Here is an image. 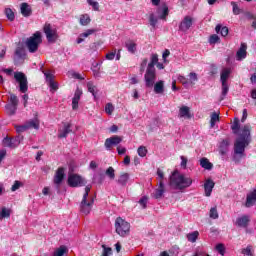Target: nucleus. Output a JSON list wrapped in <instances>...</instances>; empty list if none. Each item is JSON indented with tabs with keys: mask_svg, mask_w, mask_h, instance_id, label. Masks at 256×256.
Listing matches in <instances>:
<instances>
[{
	"mask_svg": "<svg viewBox=\"0 0 256 256\" xmlns=\"http://www.w3.org/2000/svg\"><path fill=\"white\" fill-rule=\"evenodd\" d=\"M139 157H147V148L145 146H140L137 150Z\"/></svg>",
	"mask_w": 256,
	"mask_h": 256,
	"instance_id": "09e8293b",
	"label": "nucleus"
},
{
	"mask_svg": "<svg viewBox=\"0 0 256 256\" xmlns=\"http://www.w3.org/2000/svg\"><path fill=\"white\" fill-rule=\"evenodd\" d=\"M216 121H219V114H217V112H213L211 114V119H210V127H211V129H213V127H215Z\"/></svg>",
	"mask_w": 256,
	"mask_h": 256,
	"instance_id": "58836bf2",
	"label": "nucleus"
},
{
	"mask_svg": "<svg viewBox=\"0 0 256 256\" xmlns=\"http://www.w3.org/2000/svg\"><path fill=\"white\" fill-rule=\"evenodd\" d=\"M7 115H15L17 113V106H13L11 104H7L5 106Z\"/></svg>",
	"mask_w": 256,
	"mask_h": 256,
	"instance_id": "f704fd0d",
	"label": "nucleus"
},
{
	"mask_svg": "<svg viewBox=\"0 0 256 256\" xmlns=\"http://www.w3.org/2000/svg\"><path fill=\"white\" fill-rule=\"evenodd\" d=\"M41 43H43L41 32L37 31L27 39L26 46L30 53H37L39 45H41Z\"/></svg>",
	"mask_w": 256,
	"mask_h": 256,
	"instance_id": "39448f33",
	"label": "nucleus"
},
{
	"mask_svg": "<svg viewBox=\"0 0 256 256\" xmlns=\"http://www.w3.org/2000/svg\"><path fill=\"white\" fill-rule=\"evenodd\" d=\"M180 159H181V167L186 169L187 168V161H188L187 158H185V156H181Z\"/></svg>",
	"mask_w": 256,
	"mask_h": 256,
	"instance_id": "774afa93",
	"label": "nucleus"
},
{
	"mask_svg": "<svg viewBox=\"0 0 256 256\" xmlns=\"http://www.w3.org/2000/svg\"><path fill=\"white\" fill-rule=\"evenodd\" d=\"M14 79L19 83L20 93H27L29 91V85L27 82V76L23 72H15Z\"/></svg>",
	"mask_w": 256,
	"mask_h": 256,
	"instance_id": "0eeeda50",
	"label": "nucleus"
},
{
	"mask_svg": "<svg viewBox=\"0 0 256 256\" xmlns=\"http://www.w3.org/2000/svg\"><path fill=\"white\" fill-rule=\"evenodd\" d=\"M167 15H169V6L167 4H162V14L160 15V19H167Z\"/></svg>",
	"mask_w": 256,
	"mask_h": 256,
	"instance_id": "ea45409f",
	"label": "nucleus"
},
{
	"mask_svg": "<svg viewBox=\"0 0 256 256\" xmlns=\"http://www.w3.org/2000/svg\"><path fill=\"white\" fill-rule=\"evenodd\" d=\"M48 86L50 87V89L52 91H57V89H59V86L57 85V83L55 81L48 83Z\"/></svg>",
	"mask_w": 256,
	"mask_h": 256,
	"instance_id": "338daca9",
	"label": "nucleus"
},
{
	"mask_svg": "<svg viewBox=\"0 0 256 256\" xmlns=\"http://www.w3.org/2000/svg\"><path fill=\"white\" fill-rule=\"evenodd\" d=\"M82 95H83V91L81 89L77 88L74 93V97L72 98L73 111H77V109H79V101H81Z\"/></svg>",
	"mask_w": 256,
	"mask_h": 256,
	"instance_id": "ddd939ff",
	"label": "nucleus"
},
{
	"mask_svg": "<svg viewBox=\"0 0 256 256\" xmlns=\"http://www.w3.org/2000/svg\"><path fill=\"white\" fill-rule=\"evenodd\" d=\"M155 65L157 69H165V65L159 62V55L152 54L150 57V62L146 68V73L144 74L145 85L148 88L153 87V85H155V81L157 80V70L155 69Z\"/></svg>",
	"mask_w": 256,
	"mask_h": 256,
	"instance_id": "f03ea898",
	"label": "nucleus"
},
{
	"mask_svg": "<svg viewBox=\"0 0 256 256\" xmlns=\"http://www.w3.org/2000/svg\"><path fill=\"white\" fill-rule=\"evenodd\" d=\"M88 5L93 7L94 11H99V2L93 0H87Z\"/></svg>",
	"mask_w": 256,
	"mask_h": 256,
	"instance_id": "4d7b16f0",
	"label": "nucleus"
},
{
	"mask_svg": "<svg viewBox=\"0 0 256 256\" xmlns=\"http://www.w3.org/2000/svg\"><path fill=\"white\" fill-rule=\"evenodd\" d=\"M149 60L147 58H144L140 64V73L143 74L145 72V67H147V63Z\"/></svg>",
	"mask_w": 256,
	"mask_h": 256,
	"instance_id": "13d9d810",
	"label": "nucleus"
},
{
	"mask_svg": "<svg viewBox=\"0 0 256 256\" xmlns=\"http://www.w3.org/2000/svg\"><path fill=\"white\" fill-rule=\"evenodd\" d=\"M5 14L9 21H15V13L13 12V10L11 8H6Z\"/></svg>",
	"mask_w": 256,
	"mask_h": 256,
	"instance_id": "a19ab883",
	"label": "nucleus"
},
{
	"mask_svg": "<svg viewBox=\"0 0 256 256\" xmlns=\"http://www.w3.org/2000/svg\"><path fill=\"white\" fill-rule=\"evenodd\" d=\"M105 111L108 115H111L113 113V111H115L113 104H111V103L106 104Z\"/></svg>",
	"mask_w": 256,
	"mask_h": 256,
	"instance_id": "052dcab7",
	"label": "nucleus"
},
{
	"mask_svg": "<svg viewBox=\"0 0 256 256\" xmlns=\"http://www.w3.org/2000/svg\"><path fill=\"white\" fill-rule=\"evenodd\" d=\"M179 117L181 119H191L193 117V114L191 113V109L189 108V106L180 107Z\"/></svg>",
	"mask_w": 256,
	"mask_h": 256,
	"instance_id": "a211bd4d",
	"label": "nucleus"
},
{
	"mask_svg": "<svg viewBox=\"0 0 256 256\" xmlns=\"http://www.w3.org/2000/svg\"><path fill=\"white\" fill-rule=\"evenodd\" d=\"M216 33H220L222 37H227L229 35V28L227 26H221L218 24L215 28Z\"/></svg>",
	"mask_w": 256,
	"mask_h": 256,
	"instance_id": "cd10ccee",
	"label": "nucleus"
},
{
	"mask_svg": "<svg viewBox=\"0 0 256 256\" xmlns=\"http://www.w3.org/2000/svg\"><path fill=\"white\" fill-rule=\"evenodd\" d=\"M200 166L207 171H211V169H213V163H211L206 157L200 159Z\"/></svg>",
	"mask_w": 256,
	"mask_h": 256,
	"instance_id": "a878e982",
	"label": "nucleus"
},
{
	"mask_svg": "<svg viewBox=\"0 0 256 256\" xmlns=\"http://www.w3.org/2000/svg\"><path fill=\"white\" fill-rule=\"evenodd\" d=\"M87 89L89 93L93 95V97H97V86L93 84V82H88L87 83Z\"/></svg>",
	"mask_w": 256,
	"mask_h": 256,
	"instance_id": "72a5a7b5",
	"label": "nucleus"
},
{
	"mask_svg": "<svg viewBox=\"0 0 256 256\" xmlns=\"http://www.w3.org/2000/svg\"><path fill=\"white\" fill-rule=\"evenodd\" d=\"M219 36L217 34H213L209 37V43L210 45H215V43H219Z\"/></svg>",
	"mask_w": 256,
	"mask_h": 256,
	"instance_id": "3c124183",
	"label": "nucleus"
},
{
	"mask_svg": "<svg viewBox=\"0 0 256 256\" xmlns=\"http://www.w3.org/2000/svg\"><path fill=\"white\" fill-rule=\"evenodd\" d=\"M216 251H218L219 254L224 256L225 255V245H223L221 243L216 245Z\"/></svg>",
	"mask_w": 256,
	"mask_h": 256,
	"instance_id": "bf43d9fd",
	"label": "nucleus"
},
{
	"mask_svg": "<svg viewBox=\"0 0 256 256\" xmlns=\"http://www.w3.org/2000/svg\"><path fill=\"white\" fill-rule=\"evenodd\" d=\"M170 185L175 187V189H187V187H191V185H193V179L174 171L170 176Z\"/></svg>",
	"mask_w": 256,
	"mask_h": 256,
	"instance_id": "7ed1b4c3",
	"label": "nucleus"
},
{
	"mask_svg": "<svg viewBox=\"0 0 256 256\" xmlns=\"http://www.w3.org/2000/svg\"><path fill=\"white\" fill-rule=\"evenodd\" d=\"M128 182H129V173L121 172L117 180L118 185H121V187H126Z\"/></svg>",
	"mask_w": 256,
	"mask_h": 256,
	"instance_id": "b1692460",
	"label": "nucleus"
},
{
	"mask_svg": "<svg viewBox=\"0 0 256 256\" xmlns=\"http://www.w3.org/2000/svg\"><path fill=\"white\" fill-rule=\"evenodd\" d=\"M15 55L19 57V59H25V50L23 48H17Z\"/></svg>",
	"mask_w": 256,
	"mask_h": 256,
	"instance_id": "603ef678",
	"label": "nucleus"
},
{
	"mask_svg": "<svg viewBox=\"0 0 256 256\" xmlns=\"http://www.w3.org/2000/svg\"><path fill=\"white\" fill-rule=\"evenodd\" d=\"M231 130L234 135H238L234 143V153L240 157H245V148L251 144V131L253 127L250 124H245L242 128L239 124V118H234L231 125Z\"/></svg>",
	"mask_w": 256,
	"mask_h": 256,
	"instance_id": "f257e3e1",
	"label": "nucleus"
},
{
	"mask_svg": "<svg viewBox=\"0 0 256 256\" xmlns=\"http://www.w3.org/2000/svg\"><path fill=\"white\" fill-rule=\"evenodd\" d=\"M210 219H219V212L217 211V206H214L209 211Z\"/></svg>",
	"mask_w": 256,
	"mask_h": 256,
	"instance_id": "e433bc0d",
	"label": "nucleus"
},
{
	"mask_svg": "<svg viewBox=\"0 0 256 256\" xmlns=\"http://www.w3.org/2000/svg\"><path fill=\"white\" fill-rule=\"evenodd\" d=\"M157 17H155V14H150L149 16V23L151 25V27H156L157 25Z\"/></svg>",
	"mask_w": 256,
	"mask_h": 256,
	"instance_id": "6e6d98bb",
	"label": "nucleus"
},
{
	"mask_svg": "<svg viewBox=\"0 0 256 256\" xmlns=\"http://www.w3.org/2000/svg\"><path fill=\"white\" fill-rule=\"evenodd\" d=\"M21 187H23L22 182L19 181V180H16V181L14 182V184L12 185V187H11V191L15 192V191H17L19 188H21Z\"/></svg>",
	"mask_w": 256,
	"mask_h": 256,
	"instance_id": "5fc2aeb1",
	"label": "nucleus"
},
{
	"mask_svg": "<svg viewBox=\"0 0 256 256\" xmlns=\"http://www.w3.org/2000/svg\"><path fill=\"white\" fill-rule=\"evenodd\" d=\"M10 105H13L14 107H18L19 105V98L13 93L10 94Z\"/></svg>",
	"mask_w": 256,
	"mask_h": 256,
	"instance_id": "c03bdc74",
	"label": "nucleus"
},
{
	"mask_svg": "<svg viewBox=\"0 0 256 256\" xmlns=\"http://www.w3.org/2000/svg\"><path fill=\"white\" fill-rule=\"evenodd\" d=\"M165 193V184L163 180L159 181L158 188L152 194L153 199H161Z\"/></svg>",
	"mask_w": 256,
	"mask_h": 256,
	"instance_id": "2eb2a0df",
	"label": "nucleus"
},
{
	"mask_svg": "<svg viewBox=\"0 0 256 256\" xmlns=\"http://www.w3.org/2000/svg\"><path fill=\"white\" fill-rule=\"evenodd\" d=\"M115 229L117 235L120 237H127L131 231V224L125 221L123 218L118 217L115 220Z\"/></svg>",
	"mask_w": 256,
	"mask_h": 256,
	"instance_id": "423d86ee",
	"label": "nucleus"
},
{
	"mask_svg": "<svg viewBox=\"0 0 256 256\" xmlns=\"http://www.w3.org/2000/svg\"><path fill=\"white\" fill-rule=\"evenodd\" d=\"M26 127H28V129H39V121L30 120L26 122Z\"/></svg>",
	"mask_w": 256,
	"mask_h": 256,
	"instance_id": "c9c22d12",
	"label": "nucleus"
},
{
	"mask_svg": "<svg viewBox=\"0 0 256 256\" xmlns=\"http://www.w3.org/2000/svg\"><path fill=\"white\" fill-rule=\"evenodd\" d=\"M15 129L17 133H25V131H29L26 123L24 125H16Z\"/></svg>",
	"mask_w": 256,
	"mask_h": 256,
	"instance_id": "49530a36",
	"label": "nucleus"
},
{
	"mask_svg": "<svg viewBox=\"0 0 256 256\" xmlns=\"http://www.w3.org/2000/svg\"><path fill=\"white\" fill-rule=\"evenodd\" d=\"M125 47L129 53L135 54L137 51V43H135L133 40H128L125 43Z\"/></svg>",
	"mask_w": 256,
	"mask_h": 256,
	"instance_id": "393cba45",
	"label": "nucleus"
},
{
	"mask_svg": "<svg viewBox=\"0 0 256 256\" xmlns=\"http://www.w3.org/2000/svg\"><path fill=\"white\" fill-rule=\"evenodd\" d=\"M178 81H179V83L184 85V87L189 85V79L187 77L183 76V75L178 76Z\"/></svg>",
	"mask_w": 256,
	"mask_h": 256,
	"instance_id": "864d4df0",
	"label": "nucleus"
},
{
	"mask_svg": "<svg viewBox=\"0 0 256 256\" xmlns=\"http://www.w3.org/2000/svg\"><path fill=\"white\" fill-rule=\"evenodd\" d=\"M149 201V197L147 196H143L142 198H140L139 200V205H141V207L143 209H147V202Z\"/></svg>",
	"mask_w": 256,
	"mask_h": 256,
	"instance_id": "8fccbe9b",
	"label": "nucleus"
},
{
	"mask_svg": "<svg viewBox=\"0 0 256 256\" xmlns=\"http://www.w3.org/2000/svg\"><path fill=\"white\" fill-rule=\"evenodd\" d=\"M9 217H11V210L7 209L6 207H2L0 212V219H9Z\"/></svg>",
	"mask_w": 256,
	"mask_h": 256,
	"instance_id": "2f4dec72",
	"label": "nucleus"
},
{
	"mask_svg": "<svg viewBox=\"0 0 256 256\" xmlns=\"http://www.w3.org/2000/svg\"><path fill=\"white\" fill-rule=\"evenodd\" d=\"M197 81H199V78L197 77V73H195V72L189 73L188 84L190 83V85H195V83H197Z\"/></svg>",
	"mask_w": 256,
	"mask_h": 256,
	"instance_id": "473e14b6",
	"label": "nucleus"
},
{
	"mask_svg": "<svg viewBox=\"0 0 256 256\" xmlns=\"http://www.w3.org/2000/svg\"><path fill=\"white\" fill-rule=\"evenodd\" d=\"M222 83V93H221V98L220 101H223L225 97H227V93H229V84L226 82H221Z\"/></svg>",
	"mask_w": 256,
	"mask_h": 256,
	"instance_id": "7c9ffc66",
	"label": "nucleus"
},
{
	"mask_svg": "<svg viewBox=\"0 0 256 256\" xmlns=\"http://www.w3.org/2000/svg\"><path fill=\"white\" fill-rule=\"evenodd\" d=\"M67 253V247L66 246H60L56 251L54 252L53 256H63Z\"/></svg>",
	"mask_w": 256,
	"mask_h": 256,
	"instance_id": "4c0bfd02",
	"label": "nucleus"
},
{
	"mask_svg": "<svg viewBox=\"0 0 256 256\" xmlns=\"http://www.w3.org/2000/svg\"><path fill=\"white\" fill-rule=\"evenodd\" d=\"M102 248H103L102 256L113 255V249L111 247H107L105 245H102Z\"/></svg>",
	"mask_w": 256,
	"mask_h": 256,
	"instance_id": "de8ad7c7",
	"label": "nucleus"
},
{
	"mask_svg": "<svg viewBox=\"0 0 256 256\" xmlns=\"http://www.w3.org/2000/svg\"><path fill=\"white\" fill-rule=\"evenodd\" d=\"M215 187V182L212 179H207L204 183V191L206 197H211V193H213V188Z\"/></svg>",
	"mask_w": 256,
	"mask_h": 256,
	"instance_id": "6ab92c4d",
	"label": "nucleus"
},
{
	"mask_svg": "<svg viewBox=\"0 0 256 256\" xmlns=\"http://www.w3.org/2000/svg\"><path fill=\"white\" fill-rule=\"evenodd\" d=\"M231 75V68H224L220 74L221 83H227L229 76Z\"/></svg>",
	"mask_w": 256,
	"mask_h": 256,
	"instance_id": "bb28decb",
	"label": "nucleus"
},
{
	"mask_svg": "<svg viewBox=\"0 0 256 256\" xmlns=\"http://www.w3.org/2000/svg\"><path fill=\"white\" fill-rule=\"evenodd\" d=\"M247 57V44L241 43L240 48L236 52L237 61H243Z\"/></svg>",
	"mask_w": 256,
	"mask_h": 256,
	"instance_id": "dca6fc26",
	"label": "nucleus"
},
{
	"mask_svg": "<svg viewBox=\"0 0 256 256\" xmlns=\"http://www.w3.org/2000/svg\"><path fill=\"white\" fill-rule=\"evenodd\" d=\"M67 183L72 188L85 187L87 185V181L78 174H69Z\"/></svg>",
	"mask_w": 256,
	"mask_h": 256,
	"instance_id": "6e6552de",
	"label": "nucleus"
},
{
	"mask_svg": "<svg viewBox=\"0 0 256 256\" xmlns=\"http://www.w3.org/2000/svg\"><path fill=\"white\" fill-rule=\"evenodd\" d=\"M256 203V189H254L252 192L247 194L246 196V202H245V207H253Z\"/></svg>",
	"mask_w": 256,
	"mask_h": 256,
	"instance_id": "aec40b11",
	"label": "nucleus"
},
{
	"mask_svg": "<svg viewBox=\"0 0 256 256\" xmlns=\"http://www.w3.org/2000/svg\"><path fill=\"white\" fill-rule=\"evenodd\" d=\"M231 5L233 7L234 15H239V13H241V10L239 9V6L237 5V3L236 2H231Z\"/></svg>",
	"mask_w": 256,
	"mask_h": 256,
	"instance_id": "680f3d73",
	"label": "nucleus"
},
{
	"mask_svg": "<svg viewBox=\"0 0 256 256\" xmlns=\"http://www.w3.org/2000/svg\"><path fill=\"white\" fill-rule=\"evenodd\" d=\"M105 174L107 175V177H109V179H115V169L113 167H108Z\"/></svg>",
	"mask_w": 256,
	"mask_h": 256,
	"instance_id": "a18cd8bd",
	"label": "nucleus"
},
{
	"mask_svg": "<svg viewBox=\"0 0 256 256\" xmlns=\"http://www.w3.org/2000/svg\"><path fill=\"white\" fill-rule=\"evenodd\" d=\"M71 124L66 123L64 124V127L62 130H59L58 133V138L59 139H65V137H67V135H69V133H71Z\"/></svg>",
	"mask_w": 256,
	"mask_h": 256,
	"instance_id": "4be33fe9",
	"label": "nucleus"
},
{
	"mask_svg": "<svg viewBox=\"0 0 256 256\" xmlns=\"http://www.w3.org/2000/svg\"><path fill=\"white\" fill-rule=\"evenodd\" d=\"M121 141H123V138H121V136H112L105 140L104 146L107 151H111V147H113V145H119Z\"/></svg>",
	"mask_w": 256,
	"mask_h": 256,
	"instance_id": "f8f14e48",
	"label": "nucleus"
},
{
	"mask_svg": "<svg viewBox=\"0 0 256 256\" xmlns=\"http://www.w3.org/2000/svg\"><path fill=\"white\" fill-rule=\"evenodd\" d=\"M95 33V30L93 29H88L86 32L80 34V37H82L83 39L89 37V35H93Z\"/></svg>",
	"mask_w": 256,
	"mask_h": 256,
	"instance_id": "e2e57ef3",
	"label": "nucleus"
},
{
	"mask_svg": "<svg viewBox=\"0 0 256 256\" xmlns=\"http://www.w3.org/2000/svg\"><path fill=\"white\" fill-rule=\"evenodd\" d=\"M191 27H193V17L185 16L179 24V30L186 33V31H189Z\"/></svg>",
	"mask_w": 256,
	"mask_h": 256,
	"instance_id": "9b49d317",
	"label": "nucleus"
},
{
	"mask_svg": "<svg viewBox=\"0 0 256 256\" xmlns=\"http://www.w3.org/2000/svg\"><path fill=\"white\" fill-rule=\"evenodd\" d=\"M65 179V168L60 167L57 169L56 174L54 176V184L59 187L63 180Z\"/></svg>",
	"mask_w": 256,
	"mask_h": 256,
	"instance_id": "4468645a",
	"label": "nucleus"
},
{
	"mask_svg": "<svg viewBox=\"0 0 256 256\" xmlns=\"http://www.w3.org/2000/svg\"><path fill=\"white\" fill-rule=\"evenodd\" d=\"M199 239V231H194L192 233L187 234V240L190 243H195Z\"/></svg>",
	"mask_w": 256,
	"mask_h": 256,
	"instance_id": "c756f323",
	"label": "nucleus"
},
{
	"mask_svg": "<svg viewBox=\"0 0 256 256\" xmlns=\"http://www.w3.org/2000/svg\"><path fill=\"white\" fill-rule=\"evenodd\" d=\"M42 73L46 77V83L49 84V83H53L55 81V76H53V74H51L50 72L42 71Z\"/></svg>",
	"mask_w": 256,
	"mask_h": 256,
	"instance_id": "79ce46f5",
	"label": "nucleus"
},
{
	"mask_svg": "<svg viewBox=\"0 0 256 256\" xmlns=\"http://www.w3.org/2000/svg\"><path fill=\"white\" fill-rule=\"evenodd\" d=\"M117 55V52H110L108 54H106V59H108V61H113V59H115V56Z\"/></svg>",
	"mask_w": 256,
	"mask_h": 256,
	"instance_id": "69168bd1",
	"label": "nucleus"
},
{
	"mask_svg": "<svg viewBox=\"0 0 256 256\" xmlns=\"http://www.w3.org/2000/svg\"><path fill=\"white\" fill-rule=\"evenodd\" d=\"M228 151H229V140L224 139L220 142L219 153L220 155H227Z\"/></svg>",
	"mask_w": 256,
	"mask_h": 256,
	"instance_id": "5701e85b",
	"label": "nucleus"
},
{
	"mask_svg": "<svg viewBox=\"0 0 256 256\" xmlns=\"http://www.w3.org/2000/svg\"><path fill=\"white\" fill-rule=\"evenodd\" d=\"M249 223H251V216L244 214L236 218L234 225L240 229H247V227H249Z\"/></svg>",
	"mask_w": 256,
	"mask_h": 256,
	"instance_id": "9d476101",
	"label": "nucleus"
},
{
	"mask_svg": "<svg viewBox=\"0 0 256 256\" xmlns=\"http://www.w3.org/2000/svg\"><path fill=\"white\" fill-rule=\"evenodd\" d=\"M154 91L157 94H161L163 93V91H165V85L163 80L158 81L155 85H154Z\"/></svg>",
	"mask_w": 256,
	"mask_h": 256,
	"instance_id": "c85d7f7f",
	"label": "nucleus"
},
{
	"mask_svg": "<svg viewBox=\"0 0 256 256\" xmlns=\"http://www.w3.org/2000/svg\"><path fill=\"white\" fill-rule=\"evenodd\" d=\"M244 255L253 256V252L251 251V246H247L245 249L242 250Z\"/></svg>",
	"mask_w": 256,
	"mask_h": 256,
	"instance_id": "0e129e2a",
	"label": "nucleus"
},
{
	"mask_svg": "<svg viewBox=\"0 0 256 256\" xmlns=\"http://www.w3.org/2000/svg\"><path fill=\"white\" fill-rule=\"evenodd\" d=\"M2 143L5 147H10V148H15L18 147L19 144L21 143V141H19L18 139H13L9 136H6L3 140Z\"/></svg>",
	"mask_w": 256,
	"mask_h": 256,
	"instance_id": "f3484780",
	"label": "nucleus"
},
{
	"mask_svg": "<svg viewBox=\"0 0 256 256\" xmlns=\"http://www.w3.org/2000/svg\"><path fill=\"white\" fill-rule=\"evenodd\" d=\"M91 23V18H89V15H82L80 16V24L85 26L89 25Z\"/></svg>",
	"mask_w": 256,
	"mask_h": 256,
	"instance_id": "37998d69",
	"label": "nucleus"
},
{
	"mask_svg": "<svg viewBox=\"0 0 256 256\" xmlns=\"http://www.w3.org/2000/svg\"><path fill=\"white\" fill-rule=\"evenodd\" d=\"M91 192V186L85 187V192L82 197V201L80 202L79 209L80 213L82 215H89L91 213V210L93 209V204L95 203V199L93 196H89V193Z\"/></svg>",
	"mask_w": 256,
	"mask_h": 256,
	"instance_id": "20e7f679",
	"label": "nucleus"
},
{
	"mask_svg": "<svg viewBox=\"0 0 256 256\" xmlns=\"http://www.w3.org/2000/svg\"><path fill=\"white\" fill-rule=\"evenodd\" d=\"M43 31L46 35V39L48 43H55L57 39H59V35L57 34V30L51 29V24L46 23L44 25Z\"/></svg>",
	"mask_w": 256,
	"mask_h": 256,
	"instance_id": "1a4fd4ad",
	"label": "nucleus"
},
{
	"mask_svg": "<svg viewBox=\"0 0 256 256\" xmlns=\"http://www.w3.org/2000/svg\"><path fill=\"white\" fill-rule=\"evenodd\" d=\"M20 11L23 17H31V15H33V9H31V6L26 2L20 5Z\"/></svg>",
	"mask_w": 256,
	"mask_h": 256,
	"instance_id": "412c9836",
	"label": "nucleus"
}]
</instances>
